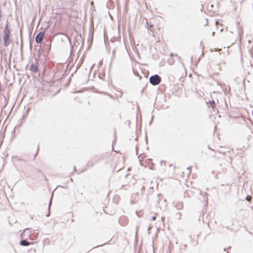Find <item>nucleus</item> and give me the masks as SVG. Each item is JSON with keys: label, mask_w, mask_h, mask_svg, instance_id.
<instances>
[{"label": "nucleus", "mask_w": 253, "mask_h": 253, "mask_svg": "<svg viewBox=\"0 0 253 253\" xmlns=\"http://www.w3.org/2000/svg\"><path fill=\"white\" fill-rule=\"evenodd\" d=\"M161 82V78L158 75L151 76L149 78V82L153 85H158Z\"/></svg>", "instance_id": "nucleus-1"}, {"label": "nucleus", "mask_w": 253, "mask_h": 253, "mask_svg": "<svg viewBox=\"0 0 253 253\" xmlns=\"http://www.w3.org/2000/svg\"><path fill=\"white\" fill-rule=\"evenodd\" d=\"M45 35V32L43 31H41L39 32L36 36L35 38V42L37 43H40L42 42V41L43 39V37Z\"/></svg>", "instance_id": "nucleus-2"}, {"label": "nucleus", "mask_w": 253, "mask_h": 253, "mask_svg": "<svg viewBox=\"0 0 253 253\" xmlns=\"http://www.w3.org/2000/svg\"><path fill=\"white\" fill-rule=\"evenodd\" d=\"M10 34H4L3 43L5 47H8L10 43L11 40L10 39Z\"/></svg>", "instance_id": "nucleus-3"}, {"label": "nucleus", "mask_w": 253, "mask_h": 253, "mask_svg": "<svg viewBox=\"0 0 253 253\" xmlns=\"http://www.w3.org/2000/svg\"><path fill=\"white\" fill-rule=\"evenodd\" d=\"M173 204L174 205V207L178 210H180L183 208V203L182 202H173Z\"/></svg>", "instance_id": "nucleus-4"}, {"label": "nucleus", "mask_w": 253, "mask_h": 253, "mask_svg": "<svg viewBox=\"0 0 253 253\" xmlns=\"http://www.w3.org/2000/svg\"><path fill=\"white\" fill-rule=\"evenodd\" d=\"M30 70L32 72L36 73L38 71V67L37 65L32 63L30 66Z\"/></svg>", "instance_id": "nucleus-5"}, {"label": "nucleus", "mask_w": 253, "mask_h": 253, "mask_svg": "<svg viewBox=\"0 0 253 253\" xmlns=\"http://www.w3.org/2000/svg\"><path fill=\"white\" fill-rule=\"evenodd\" d=\"M30 244V243L26 239L22 240L20 242V245L22 246H28Z\"/></svg>", "instance_id": "nucleus-6"}, {"label": "nucleus", "mask_w": 253, "mask_h": 253, "mask_svg": "<svg viewBox=\"0 0 253 253\" xmlns=\"http://www.w3.org/2000/svg\"><path fill=\"white\" fill-rule=\"evenodd\" d=\"M4 34H10V30L9 29L7 21V23H6L5 28H4Z\"/></svg>", "instance_id": "nucleus-7"}, {"label": "nucleus", "mask_w": 253, "mask_h": 253, "mask_svg": "<svg viewBox=\"0 0 253 253\" xmlns=\"http://www.w3.org/2000/svg\"><path fill=\"white\" fill-rule=\"evenodd\" d=\"M146 24L148 29L150 31L153 32L154 30V26L152 24H149V23L147 21L146 22Z\"/></svg>", "instance_id": "nucleus-8"}, {"label": "nucleus", "mask_w": 253, "mask_h": 253, "mask_svg": "<svg viewBox=\"0 0 253 253\" xmlns=\"http://www.w3.org/2000/svg\"><path fill=\"white\" fill-rule=\"evenodd\" d=\"M209 103L210 104V106L211 108H213L215 107V102L214 100L209 101Z\"/></svg>", "instance_id": "nucleus-9"}, {"label": "nucleus", "mask_w": 253, "mask_h": 253, "mask_svg": "<svg viewBox=\"0 0 253 253\" xmlns=\"http://www.w3.org/2000/svg\"><path fill=\"white\" fill-rule=\"evenodd\" d=\"M212 111L215 113H216L218 112V109L216 107L212 108Z\"/></svg>", "instance_id": "nucleus-10"}, {"label": "nucleus", "mask_w": 253, "mask_h": 253, "mask_svg": "<svg viewBox=\"0 0 253 253\" xmlns=\"http://www.w3.org/2000/svg\"><path fill=\"white\" fill-rule=\"evenodd\" d=\"M246 199L248 201H250L252 199V197L251 196H247L246 198Z\"/></svg>", "instance_id": "nucleus-11"}, {"label": "nucleus", "mask_w": 253, "mask_h": 253, "mask_svg": "<svg viewBox=\"0 0 253 253\" xmlns=\"http://www.w3.org/2000/svg\"><path fill=\"white\" fill-rule=\"evenodd\" d=\"M15 159H16V160H18V161H26V160H24L23 159H21V158H20L18 157L17 156H16V157H15Z\"/></svg>", "instance_id": "nucleus-12"}, {"label": "nucleus", "mask_w": 253, "mask_h": 253, "mask_svg": "<svg viewBox=\"0 0 253 253\" xmlns=\"http://www.w3.org/2000/svg\"><path fill=\"white\" fill-rule=\"evenodd\" d=\"M20 36H21V39L22 40V30H20ZM22 46H23V43H22V42L21 41V47L22 48Z\"/></svg>", "instance_id": "nucleus-13"}, {"label": "nucleus", "mask_w": 253, "mask_h": 253, "mask_svg": "<svg viewBox=\"0 0 253 253\" xmlns=\"http://www.w3.org/2000/svg\"><path fill=\"white\" fill-rule=\"evenodd\" d=\"M51 202H52V198H51L50 201H49V205H48V209H50V207L51 206Z\"/></svg>", "instance_id": "nucleus-14"}, {"label": "nucleus", "mask_w": 253, "mask_h": 253, "mask_svg": "<svg viewBox=\"0 0 253 253\" xmlns=\"http://www.w3.org/2000/svg\"><path fill=\"white\" fill-rule=\"evenodd\" d=\"M38 150H39V147L37 149V152L35 154V157H34V159L36 158V157L37 156V155H38Z\"/></svg>", "instance_id": "nucleus-15"}, {"label": "nucleus", "mask_w": 253, "mask_h": 253, "mask_svg": "<svg viewBox=\"0 0 253 253\" xmlns=\"http://www.w3.org/2000/svg\"><path fill=\"white\" fill-rule=\"evenodd\" d=\"M156 218V216H153L152 217V220H155Z\"/></svg>", "instance_id": "nucleus-16"}, {"label": "nucleus", "mask_w": 253, "mask_h": 253, "mask_svg": "<svg viewBox=\"0 0 253 253\" xmlns=\"http://www.w3.org/2000/svg\"><path fill=\"white\" fill-rule=\"evenodd\" d=\"M191 169V167H188L187 169L189 170V173H190V169Z\"/></svg>", "instance_id": "nucleus-17"}, {"label": "nucleus", "mask_w": 253, "mask_h": 253, "mask_svg": "<svg viewBox=\"0 0 253 253\" xmlns=\"http://www.w3.org/2000/svg\"><path fill=\"white\" fill-rule=\"evenodd\" d=\"M115 51H114V50H113V55H112V58H113V57H115Z\"/></svg>", "instance_id": "nucleus-18"}, {"label": "nucleus", "mask_w": 253, "mask_h": 253, "mask_svg": "<svg viewBox=\"0 0 253 253\" xmlns=\"http://www.w3.org/2000/svg\"><path fill=\"white\" fill-rule=\"evenodd\" d=\"M137 138H138V136H136L134 138V140L136 141L137 140Z\"/></svg>", "instance_id": "nucleus-19"}, {"label": "nucleus", "mask_w": 253, "mask_h": 253, "mask_svg": "<svg viewBox=\"0 0 253 253\" xmlns=\"http://www.w3.org/2000/svg\"><path fill=\"white\" fill-rule=\"evenodd\" d=\"M74 171H76V167H74Z\"/></svg>", "instance_id": "nucleus-20"}, {"label": "nucleus", "mask_w": 253, "mask_h": 253, "mask_svg": "<svg viewBox=\"0 0 253 253\" xmlns=\"http://www.w3.org/2000/svg\"><path fill=\"white\" fill-rule=\"evenodd\" d=\"M66 38H67V39H69V41H70V42H71V41H70L69 38H68V37H66Z\"/></svg>", "instance_id": "nucleus-21"}, {"label": "nucleus", "mask_w": 253, "mask_h": 253, "mask_svg": "<svg viewBox=\"0 0 253 253\" xmlns=\"http://www.w3.org/2000/svg\"><path fill=\"white\" fill-rule=\"evenodd\" d=\"M70 180L71 182H73V179H72V178H70Z\"/></svg>", "instance_id": "nucleus-22"}, {"label": "nucleus", "mask_w": 253, "mask_h": 253, "mask_svg": "<svg viewBox=\"0 0 253 253\" xmlns=\"http://www.w3.org/2000/svg\"><path fill=\"white\" fill-rule=\"evenodd\" d=\"M214 32H213L212 33V36H214Z\"/></svg>", "instance_id": "nucleus-23"}, {"label": "nucleus", "mask_w": 253, "mask_h": 253, "mask_svg": "<svg viewBox=\"0 0 253 253\" xmlns=\"http://www.w3.org/2000/svg\"><path fill=\"white\" fill-rule=\"evenodd\" d=\"M161 194H158V196H161Z\"/></svg>", "instance_id": "nucleus-24"}, {"label": "nucleus", "mask_w": 253, "mask_h": 253, "mask_svg": "<svg viewBox=\"0 0 253 253\" xmlns=\"http://www.w3.org/2000/svg\"><path fill=\"white\" fill-rule=\"evenodd\" d=\"M227 253H229L228 252H227Z\"/></svg>", "instance_id": "nucleus-25"}]
</instances>
